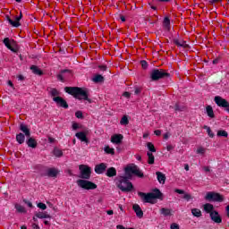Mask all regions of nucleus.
Segmentation results:
<instances>
[{
  "label": "nucleus",
  "mask_w": 229,
  "mask_h": 229,
  "mask_svg": "<svg viewBox=\"0 0 229 229\" xmlns=\"http://www.w3.org/2000/svg\"><path fill=\"white\" fill-rule=\"evenodd\" d=\"M23 203H25L26 205H28V207H29L30 208H33V204H32L30 201L26 200V199H23Z\"/></svg>",
  "instance_id": "de8ad7c7"
},
{
  "label": "nucleus",
  "mask_w": 229,
  "mask_h": 229,
  "mask_svg": "<svg viewBox=\"0 0 229 229\" xmlns=\"http://www.w3.org/2000/svg\"><path fill=\"white\" fill-rule=\"evenodd\" d=\"M92 81L94 83H103V81H105V77L101 74H97L93 77Z\"/></svg>",
  "instance_id": "c85d7f7f"
},
{
  "label": "nucleus",
  "mask_w": 229,
  "mask_h": 229,
  "mask_svg": "<svg viewBox=\"0 0 229 229\" xmlns=\"http://www.w3.org/2000/svg\"><path fill=\"white\" fill-rule=\"evenodd\" d=\"M171 229H180V225L176 223H173L170 226Z\"/></svg>",
  "instance_id": "09e8293b"
},
{
  "label": "nucleus",
  "mask_w": 229,
  "mask_h": 229,
  "mask_svg": "<svg viewBox=\"0 0 229 229\" xmlns=\"http://www.w3.org/2000/svg\"><path fill=\"white\" fill-rule=\"evenodd\" d=\"M191 214L195 217H201V210L199 208H193V209H191Z\"/></svg>",
  "instance_id": "4c0bfd02"
},
{
  "label": "nucleus",
  "mask_w": 229,
  "mask_h": 229,
  "mask_svg": "<svg viewBox=\"0 0 229 229\" xmlns=\"http://www.w3.org/2000/svg\"><path fill=\"white\" fill-rule=\"evenodd\" d=\"M207 132L211 139H214L215 135L214 132H212V129H208Z\"/></svg>",
  "instance_id": "3c124183"
},
{
  "label": "nucleus",
  "mask_w": 229,
  "mask_h": 229,
  "mask_svg": "<svg viewBox=\"0 0 229 229\" xmlns=\"http://www.w3.org/2000/svg\"><path fill=\"white\" fill-rule=\"evenodd\" d=\"M202 169L205 173H210V166H203Z\"/></svg>",
  "instance_id": "4d7b16f0"
},
{
  "label": "nucleus",
  "mask_w": 229,
  "mask_h": 229,
  "mask_svg": "<svg viewBox=\"0 0 229 229\" xmlns=\"http://www.w3.org/2000/svg\"><path fill=\"white\" fill-rule=\"evenodd\" d=\"M197 153H198L199 155H205V148H203L202 147L199 148L197 149Z\"/></svg>",
  "instance_id": "49530a36"
},
{
  "label": "nucleus",
  "mask_w": 229,
  "mask_h": 229,
  "mask_svg": "<svg viewBox=\"0 0 229 229\" xmlns=\"http://www.w3.org/2000/svg\"><path fill=\"white\" fill-rule=\"evenodd\" d=\"M160 214H162V216H165V217H167V216H172L171 209L165 208H162L160 209Z\"/></svg>",
  "instance_id": "2f4dec72"
},
{
  "label": "nucleus",
  "mask_w": 229,
  "mask_h": 229,
  "mask_svg": "<svg viewBox=\"0 0 229 229\" xmlns=\"http://www.w3.org/2000/svg\"><path fill=\"white\" fill-rule=\"evenodd\" d=\"M4 44L7 47V49H10V51H13V53H17L18 49L12 47V44H10V38H5L4 39Z\"/></svg>",
  "instance_id": "4be33fe9"
},
{
  "label": "nucleus",
  "mask_w": 229,
  "mask_h": 229,
  "mask_svg": "<svg viewBox=\"0 0 229 229\" xmlns=\"http://www.w3.org/2000/svg\"><path fill=\"white\" fill-rule=\"evenodd\" d=\"M124 171L127 176H131V174H134V176H138V178H144V173H142L140 168L135 165H127Z\"/></svg>",
  "instance_id": "39448f33"
},
{
  "label": "nucleus",
  "mask_w": 229,
  "mask_h": 229,
  "mask_svg": "<svg viewBox=\"0 0 229 229\" xmlns=\"http://www.w3.org/2000/svg\"><path fill=\"white\" fill-rule=\"evenodd\" d=\"M18 80H20V81H24V76L23 75H18Z\"/></svg>",
  "instance_id": "0e129e2a"
},
{
  "label": "nucleus",
  "mask_w": 229,
  "mask_h": 229,
  "mask_svg": "<svg viewBox=\"0 0 229 229\" xmlns=\"http://www.w3.org/2000/svg\"><path fill=\"white\" fill-rule=\"evenodd\" d=\"M64 91L66 94L72 96L75 99H79V101L84 100L90 103V98H89V89H87L80 87H65Z\"/></svg>",
  "instance_id": "f257e3e1"
},
{
  "label": "nucleus",
  "mask_w": 229,
  "mask_h": 229,
  "mask_svg": "<svg viewBox=\"0 0 229 229\" xmlns=\"http://www.w3.org/2000/svg\"><path fill=\"white\" fill-rule=\"evenodd\" d=\"M226 216L229 217V205L225 207Z\"/></svg>",
  "instance_id": "680f3d73"
},
{
  "label": "nucleus",
  "mask_w": 229,
  "mask_h": 229,
  "mask_svg": "<svg viewBox=\"0 0 229 229\" xmlns=\"http://www.w3.org/2000/svg\"><path fill=\"white\" fill-rule=\"evenodd\" d=\"M75 117H77V119H83V113L81 111H77L75 113Z\"/></svg>",
  "instance_id": "37998d69"
},
{
  "label": "nucleus",
  "mask_w": 229,
  "mask_h": 229,
  "mask_svg": "<svg viewBox=\"0 0 229 229\" xmlns=\"http://www.w3.org/2000/svg\"><path fill=\"white\" fill-rule=\"evenodd\" d=\"M90 133V131L89 129H86L82 131H79L75 134V137L79 139L81 142H85L86 144H89V138H87V135Z\"/></svg>",
  "instance_id": "1a4fd4ad"
},
{
  "label": "nucleus",
  "mask_w": 229,
  "mask_h": 229,
  "mask_svg": "<svg viewBox=\"0 0 229 229\" xmlns=\"http://www.w3.org/2000/svg\"><path fill=\"white\" fill-rule=\"evenodd\" d=\"M106 163H100L95 166V173H97V174H103V173L106 171Z\"/></svg>",
  "instance_id": "2eb2a0df"
},
{
  "label": "nucleus",
  "mask_w": 229,
  "mask_h": 229,
  "mask_svg": "<svg viewBox=\"0 0 229 229\" xmlns=\"http://www.w3.org/2000/svg\"><path fill=\"white\" fill-rule=\"evenodd\" d=\"M38 208H40L41 210H46V208H47V206L45 203L39 202L38 203Z\"/></svg>",
  "instance_id": "79ce46f5"
},
{
  "label": "nucleus",
  "mask_w": 229,
  "mask_h": 229,
  "mask_svg": "<svg viewBox=\"0 0 229 229\" xmlns=\"http://www.w3.org/2000/svg\"><path fill=\"white\" fill-rule=\"evenodd\" d=\"M204 210L205 212H207V214H209V216L212 214V212L216 211L214 210V205L210 203H207L204 205Z\"/></svg>",
  "instance_id": "cd10ccee"
},
{
  "label": "nucleus",
  "mask_w": 229,
  "mask_h": 229,
  "mask_svg": "<svg viewBox=\"0 0 229 229\" xmlns=\"http://www.w3.org/2000/svg\"><path fill=\"white\" fill-rule=\"evenodd\" d=\"M223 0H209L210 4H216L217 3H221Z\"/></svg>",
  "instance_id": "5fc2aeb1"
},
{
  "label": "nucleus",
  "mask_w": 229,
  "mask_h": 229,
  "mask_svg": "<svg viewBox=\"0 0 229 229\" xmlns=\"http://www.w3.org/2000/svg\"><path fill=\"white\" fill-rule=\"evenodd\" d=\"M123 139H124L123 134H114L111 137V142H113V144H121Z\"/></svg>",
  "instance_id": "f3484780"
},
{
  "label": "nucleus",
  "mask_w": 229,
  "mask_h": 229,
  "mask_svg": "<svg viewBox=\"0 0 229 229\" xmlns=\"http://www.w3.org/2000/svg\"><path fill=\"white\" fill-rule=\"evenodd\" d=\"M132 209L134 210L137 217H140V219L144 217V212L142 211V208H140V206H139V204H134L132 206Z\"/></svg>",
  "instance_id": "dca6fc26"
},
{
  "label": "nucleus",
  "mask_w": 229,
  "mask_h": 229,
  "mask_svg": "<svg viewBox=\"0 0 229 229\" xmlns=\"http://www.w3.org/2000/svg\"><path fill=\"white\" fill-rule=\"evenodd\" d=\"M98 68L100 71H106V65H99Z\"/></svg>",
  "instance_id": "bf43d9fd"
},
{
  "label": "nucleus",
  "mask_w": 229,
  "mask_h": 229,
  "mask_svg": "<svg viewBox=\"0 0 229 229\" xmlns=\"http://www.w3.org/2000/svg\"><path fill=\"white\" fill-rule=\"evenodd\" d=\"M217 137H228V132L226 131H225V130H219L218 131H217Z\"/></svg>",
  "instance_id": "ea45409f"
},
{
  "label": "nucleus",
  "mask_w": 229,
  "mask_h": 229,
  "mask_svg": "<svg viewBox=\"0 0 229 229\" xmlns=\"http://www.w3.org/2000/svg\"><path fill=\"white\" fill-rule=\"evenodd\" d=\"M154 133H155V135H157V137H160V136L162 135V131H160V130H156V131H154Z\"/></svg>",
  "instance_id": "6e6d98bb"
},
{
  "label": "nucleus",
  "mask_w": 229,
  "mask_h": 229,
  "mask_svg": "<svg viewBox=\"0 0 229 229\" xmlns=\"http://www.w3.org/2000/svg\"><path fill=\"white\" fill-rule=\"evenodd\" d=\"M205 199H207V201H216L218 203H223V201H225V197H223V195L220 193L208 191L206 194Z\"/></svg>",
  "instance_id": "0eeeda50"
},
{
  "label": "nucleus",
  "mask_w": 229,
  "mask_h": 229,
  "mask_svg": "<svg viewBox=\"0 0 229 229\" xmlns=\"http://www.w3.org/2000/svg\"><path fill=\"white\" fill-rule=\"evenodd\" d=\"M60 172L56 168H47L45 174V176H48V178H56Z\"/></svg>",
  "instance_id": "ddd939ff"
},
{
  "label": "nucleus",
  "mask_w": 229,
  "mask_h": 229,
  "mask_svg": "<svg viewBox=\"0 0 229 229\" xmlns=\"http://www.w3.org/2000/svg\"><path fill=\"white\" fill-rule=\"evenodd\" d=\"M15 208L17 212H20L21 214H26V208L21 204H15Z\"/></svg>",
  "instance_id": "f704fd0d"
},
{
  "label": "nucleus",
  "mask_w": 229,
  "mask_h": 229,
  "mask_svg": "<svg viewBox=\"0 0 229 229\" xmlns=\"http://www.w3.org/2000/svg\"><path fill=\"white\" fill-rule=\"evenodd\" d=\"M209 216H210L211 221H214V223H217V224L223 223V218L219 215V212H217L216 210L212 212Z\"/></svg>",
  "instance_id": "4468645a"
},
{
  "label": "nucleus",
  "mask_w": 229,
  "mask_h": 229,
  "mask_svg": "<svg viewBox=\"0 0 229 229\" xmlns=\"http://www.w3.org/2000/svg\"><path fill=\"white\" fill-rule=\"evenodd\" d=\"M106 176H108V178H114V176H117V170L115 167H109L106 170Z\"/></svg>",
  "instance_id": "aec40b11"
},
{
  "label": "nucleus",
  "mask_w": 229,
  "mask_h": 229,
  "mask_svg": "<svg viewBox=\"0 0 229 229\" xmlns=\"http://www.w3.org/2000/svg\"><path fill=\"white\" fill-rule=\"evenodd\" d=\"M166 149L167 151H172V149H174V147H173V145H167Z\"/></svg>",
  "instance_id": "13d9d810"
},
{
  "label": "nucleus",
  "mask_w": 229,
  "mask_h": 229,
  "mask_svg": "<svg viewBox=\"0 0 229 229\" xmlns=\"http://www.w3.org/2000/svg\"><path fill=\"white\" fill-rule=\"evenodd\" d=\"M120 19L122 21V22H126V18L124 16H120Z\"/></svg>",
  "instance_id": "774afa93"
},
{
  "label": "nucleus",
  "mask_w": 229,
  "mask_h": 229,
  "mask_svg": "<svg viewBox=\"0 0 229 229\" xmlns=\"http://www.w3.org/2000/svg\"><path fill=\"white\" fill-rule=\"evenodd\" d=\"M55 138L48 137V142H50V144L55 143Z\"/></svg>",
  "instance_id": "052dcab7"
},
{
  "label": "nucleus",
  "mask_w": 229,
  "mask_h": 229,
  "mask_svg": "<svg viewBox=\"0 0 229 229\" xmlns=\"http://www.w3.org/2000/svg\"><path fill=\"white\" fill-rule=\"evenodd\" d=\"M214 101L217 106H220L221 108H226L228 106V102L226 99L223 98V97L216 96L214 98Z\"/></svg>",
  "instance_id": "f8f14e48"
},
{
  "label": "nucleus",
  "mask_w": 229,
  "mask_h": 229,
  "mask_svg": "<svg viewBox=\"0 0 229 229\" xmlns=\"http://www.w3.org/2000/svg\"><path fill=\"white\" fill-rule=\"evenodd\" d=\"M147 148L150 151V153H157V148H155V145L153 143L148 142Z\"/></svg>",
  "instance_id": "e433bc0d"
},
{
  "label": "nucleus",
  "mask_w": 229,
  "mask_h": 229,
  "mask_svg": "<svg viewBox=\"0 0 229 229\" xmlns=\"http://www.w3.org/2000/svg\"><path fill=\"white\" fill-rule=\"evenodd\" d=\"M20 130H21V131L25 133L26 137H30L31 136V132L30 131V128H28V125L21 123Z\"/></svg>",
  "instance_id": "5701e85b"
},
{
  "label": "nucleus",
  "mask_w": 229,
  "mask_h": 229,
  "mask_svg": "<svg viewBox=\"0 0 229 229\" xmlns=\"http://www.w3.org/2000/svg\"><path fill=\"white\" fill-rule=\"evenodd\" d=\"M174 192H176L177 194H184L182 199H186V201H191V199H192V196L189 193H186L183 190L175 189Z\"/></svg>",
  "instance_id": "6ab92c4d"
},
{
  "label": "nucleus",
  "mask_w": 229,
  "mask_h": 229,
  "mask_svg": "<svg viewBox=\"0 0 229 229\" xmlns=\"http://www.w3.org/2000/svg\"><path fill=\"white\" fill-rule=\"evenodd\" d=\"M163 27L165 28V30L166 31L171 30V20L169 19V17L166 16V17L164 18Z\"/></svg>",
  "instance_id": "b1692460"
},
{
  "label": "nucleus",
  "mask_w": 229,
  "mask_h": 229,
  "mask_svg": "<svg viewBox=\"0 0 229 229\" xmlns=\"http://www.w3.org/2000/svg\"><path fill=\"white\" fill-rule=\"evenodd\" d=\"M116 187L122 192H131L133 191V184L128 180V177L121 176L116 179Z\"/></svg>",
  "instance_id": "7ed1b4c3"
},
{
  "label": "nucleus",
  "mask_w": 229,
  "mask_h": 229,
  "mask_svg": "<svg viewBox=\"0 0 229 229\" xmlns=\"http://www.w3.org/2000/svg\"><path fill=\"white\" fill-rule=\"evenodd\" d=\"M16 140L20 144H24V140H26V137L22 134V132H20L16 135Z\"/></svg>",
  "instance_id": "7c9ffc66"
},
{
  "label": "nucleus",
  "mask_w": 229,
  "mask_h": 229,
  "mask_svg": "<svg viewBox=\"0 0 229 229\" xmlns=\"http://www.w3.org/2000/svg\"><path fill=\"white\" fill-rule=\"evenodd\" d=\"M174 44H175V46H177V47H183L184 49H187V47H189V45L187 44V41L184 40H180L178 38H174L173 40Z\"/></svg>",
  "instance_id": "a211bd4d"
},
{
  "label": "nucleus",
  "mask_w": 229,
  "mask_h": 229,
  "mask_svg": "<svg viewBox=\"0 0 229 229\" xmlns=\"http://www.w3.org/2000/svg\"><path fill=\"white\" fill-rule=\"evenodd\" d=\"M30 71H32L33 74H37L38 76H42L44 74V72H42L37 65H31Z\"/></svg>",
  "instance_id": "393cba45"
},
{
  "label": "nucleus",
  "mask_w": 229,
  "mask_h": 229,
  "mask_svg": "<svg viewBox=\"0 0 229 229\" xmlns=\"http://www.w3.org/2000/svg\"><path fill=\"white\" fill-rule=\"evenodd\" d=\"M138 195L140 196L144 203H153V199H164V194L161 193L158 189H154L153 191L149 193L139 191Z\"/></svg>",
  "instance_id": "f03ea898"
},
{
  "label": "nucleus",
  "mask_w": 229,
  "mask_h": 229,
  "mask_svg": "<svg viewBox=\"0 0 229 229\" xmlns=\"http://www.w3.org/2000/svg\"><path fill=\"white\" fill-rule=\"evenodd\" d=\"M79 169L83 180H90V175L92 174V168H90V166L86 165H80Z\"/></svg>",
  "instance_id": "6e6552de"
},
{
  "label": "nucleus",
  "mask_w": 229,
  "mask_h": 229,
  "mask_svg": "<svg viewBox=\"0 0 229 229\" xmlns=\"http://www.w3.org/2000/svg\"><path fill=\"white\" fill-rule=\"evenodd\" d=\"M6 19L8 22L13 26V28H19L21 26V19H22V13H20L19 16H14V21L10 18V16H6Z\"/></svg>",
  "instance_id": "9d476101"
},
{
  "label": "nucleus",
  "mask_w": 229,
  "mask_h": 229,
  "mask_svg": "<svg viewBox=\"0 0 229 229\" xmlns=\"http://www.w3.org/2000/svg\"><path fill=\"white\" fill-rule=\"evenodd\" d=\"M53 101L56 103L57 106H60L61 108H64L65 110L69 108V104H67V101L62 97H55L53 98Z\"/></svg>",
  "instance_id": "9b49d317"
},
{
  "label": "nucleus",
  "mask_w": 229,
  "mask_h": 229,
  "mask_svg": "<svg viewBox=\"0 0 229 229\" xmlns=\"http://www.w3.org/2000/svg\"><path fill=\"white\" fill-rule=\"evenodd\" d=\"M117 229H127L126 227H124V225H118L116 226Z\"/></svg>",
  "instance_id": "338daca9"
},
{
  "label": "nucleus",
  "mask_w": 229,
  "mask_h": 229,
  "mask_svg": "<svg viewBox=\"0 0 229 229\" xmlns=\"http://www.w3.org/2000/svg\"><path fill=\"white\" fill-rule=\"evenodd\" d=\"M156 175L157 176V182L164 185V183H165V174H164L162 172H156Z\"/></svg>",
  "instance_id": "bb28decb"
},
{
  "label": "nucleus",
  "mask_w": 229,
  "mask_h": 229,
  "mask_svg": "<svg viewBox=\"0 0 229 229\" xmlns=\"http://www.w3.org/2000/svg\"><path fill=\"white\" fill-rule=\"evenodd\" d=\"M131 96V94L130 92H128V91H125V92H123V98H130Z\"/></svg>",
  "instance_id": "603ef678"
},
{
  "label": "nucleus",
  "mask_w": 229,
  "mask_h": 229,
  "mask_svg": "<svg viewBox=\"0 0 229 229\" xmlns=\"http://www.w3.org/2000/svg\"><path fill=\"white\" fill-rule=\"evenodd\" d=\"M140 64H141V67L143 69H148V62L143 60V61L140 62Z\"/></svg>",
  "instance_id": "8fccbe9b"
},
{
  "label": "nucleus",
  "mask_w": 229,
  "mask_h": 229,
  "mask_svg": "<svg viewBox=\"0 0 229 229\" xmlns=\"http://www.w3.org/2000/svg\"><path fill=\"white\" fill-rule=\"evenodd\" d=\"M120 124H122V126H127V124H130V120H128V116L123 115L120 121Z\"/></svg>",
  "instance_id": "c9c22d12"
},
{
  "label": "nucleus",
  "mask_w": 229,
  "mask_h": 229,
  "mask_svg": "<svg viewBox=\"0 0 229 229\" xmlns=\"http://www.w3.org/2000/svg\"><path fill=\"white\" fill-rule=\"evenodd\" d=\"M50 95L52 96V98H60V91L53 88L50 89Z\"/></svg>",
  "instance_id": "72a5a7b5"
},
{
  "label": "nucleus",
  "mask_w": 229,
  "mask_h": 229,
  "mask_svg": "<svg viewBox=\"0 0 229 229\" xmlns=\"http://www.w3.org/2000/svg\"><path fill=\"white\" fill-rule=\"evenodd\" d=\"M72 128V130H79V128H81V126L78 123H73Z\"/></svg>",
  "instance_id": "a18cd8bd"
},
{
  "label": "nucleus",
  "mask_w": 229,
  "mask_h": 229,
  "mask_svg": "<svg viewBox=\"0 0 229 229\" xmlns=\"http://www.w3.org/2000/svg\"><path fill=\"white\" fill-rule=\"evenodd\" d=\"M35 216L38 219H51V216L47 212H37L35 213Z\"/></svg>",
  "instance_id": "412c9836"
},
{
  "label": "nucleus",
  "mask_w": 229,
  "mask_h": 229,
  "mask_svg": "<svg viewBox=\"0 0 229 229\" xmlns=\"http://www.w3.org/2000/svg\"><path fill=\"white\" fill-rule=\"evenodd\" d=\"M77 185L81 187V189H84L85 191H94L95 189H98V184L83 179L78 180Z\"/></svg>",
  "instance_id": "423d86ee"
},
{
  "label": "nucleus",
  "mask_w": 229,
  "mask_h": 229,
  "mask_svg": "<svg viewBox=\"0 0 229 229\" xmlns=\"http://www.w3.org/2000/svg\"><path fill=\"white\" fill-rule=\"evenodd\" d=\"M134 89V94H136L137 96L138 94H140V92H142V87H135Z\"/></svg>",
  "instance_id": "c03bdc74"
},
{
  "label": "nucleus",
  "mask_w": 229,
  "mask_h": 229,
  "mask_svg": "<svg viewBox=\"0 0 229 229\" xmlns=\"http://www.w3.org/2000/svg\"><path fill=\"white\" fill-rule=\"evenodd\" d=\"M54 155H55V157H63L64 152L61 149L55 148L54 149Z\"/></svg>",
  "instance_id": "a19ab883"
},
{
  "label": "nucleus",
  "mask_w": 229,
  "mask_h": 229,
  "mask_svg": "<svg viewBox=\"0 0 229 229\" xmlns=\"http://www.w3.org/2000/svg\"><path fill=\"white\" fill-rule=\"evenodd\" d=\"M106 214H107L108 216H114V210H107V211H106Z\"/></svg>",
  "instance_id": "69168bd1"
},
{
  "label": "nucleus",
  "mask_w": 229,
  "mask_h": 229,
  "mask_svg": "<svg viewBox=\"0 0 229 229\" xmlns=\"http://www.w3.org/2000/svg\"><path fill=\"white\" fill-rule=\"evenodd\" d=\"M26 142L29 148H32L33 149H35V148H37L38 144L37 142V140H35L34 138H29V140Z\"/></svg>",
  "instance_id": "a878e982"
},
{
  "label": "nucleus",
  "mask_w": 229,
  "mask_h": 229,
  "mask_svg": "<svg viewBox=\"0 0 229 229\" xmlns=\"http://www.w3.org/2000/svg\"><path fill=\"white\" fill-rule=\"evenodd\" d=\"M104 151L107 154V155H115V149L110 148V146H106L104 149Z\"/></svg>",
  "instance_id": "58836bf2"
},
{
  "label": "nucleus",
  "mask_w": 229,
  "mask_h": 229,
  "mask_svg": "<svg viewBox=\"0 0 229 229\" xmlns=\"http://www.w3.org/2000/svg\"><path fill=\"white\" fill-rule=\"evenodd\" d=\"M32 228L33 229H40V226H38V225H37V224H32Z\"/></svg>",
  "instance_id": "e2e57ef3"
},
{
  "label": "nucleus",
  "mask_w": 229,
  "mask_h": 229,
  "mask_svg": "<svg viewBox=\"0 0 229 229\" xmlns=\"http://www.w3.org/2000/svg\"><path fill=\"white\" fill-rule=\"evenodd\" d=\"M57 80H59V81H65V80L64 79V75L63 74H58L57 75Z\"/></svg>",
  "instance_id": "864d4df0"
},
{
  "label": "nucleus",
  "mask_w": 229,
  "mask_h": 229,
  "mask_svg": "<svg viewBox=\"0 0 229 229\" xmlns=\"http://www.w3.org/2000/svg\"><path fill=\"white\" fill-rule=\"evenodd\" d=\"M206 112L208 117H210L211 119H214V117H216V114H214V109L211 107V106H208L206 107Z\"/></svg>",
  "instance_id": "c756f323"
},
{
  "label": "nucleus",
  "mask_w": 229,
  "mask_h": 229,
  "mask_svg": "<svg viewBox=\"0 0 229 229\" xmlns=\"http://www.w3.org/2000/svg\"><path fill=\"white\" fill-rule=\"evenodd\" d=\"M171 74L166 72L164 69H154L150 73V78L152 81H158V80H163L164 78H169Z\"/></svg>",
  "instance_id": "20e7f679"
},
{
  "label": "nucleus",
  "mask_w": 229,
  "mask_h": 229,
  "mask_svg": "<svg viewBox=\"0 0 229 229\" xmlns=\"http://www.w3.org/2000/svg\"><path fill=\"white\" fill-rule=\"evenodd\" d=\"M147 156L148 157V164L152 165V164H155V156L151 152H148Z\"/></svg>",
  "instance_id": "473e14b6"
}]
</instances>
